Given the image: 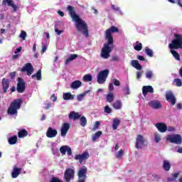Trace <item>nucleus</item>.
Returning <instances> with one entry per match:
<instances>
[{
	"label": "nucleus",
	"instance_id": "obj_1",
	"mask_svg": "<svg viewBox=\"0 0 182 182\" xmlns=\"http://www.w3.org/2000/svg\"><path fill=\"white\" fill-rule=\"evenodd\" d=\"M118 32L119 28L114 26L105 31V39L107 41V42L104 43V46L101 50V57H102L103 59H109L110 53H112V50H113V43L114 42L112 33H117Z\"/></svg>",
	"mask_w": 182,
	"mask_h": 182
},
{
	"label": "nucleus",
	"instance_id": "obj_2",
	"mask_svg": "<svg viewBox=\"0 0 182 182\" xmlns=\"http://www.w3.org/2000/svg\"><path fill=\"white\" fill-rule=\"evenodd\" d=\"M67 9L69 11L70 16L75 22L77 31H78V32H81L82 34L85 36V38H87L89 36V28L86 21L82 20L80 17L76 14V11H75V7L72 6H68Z\"/></svg>",
	"mask_w": 182,
	"mask_h": 182
},
{
	"label": "nucleus",
	"instance_id": "obj_3",
	"mask_svg": "<svg viewBox=\"0 0 182 182\" xmlns=\"http://www.w3.org/2000/svg\"><path fill=\"white\" fill-rule=\"evenodd\" d=\"M22 99H16L11 104L9 107L8 108L7 113L10 114V116H16L18 114V110L21 109V106H22Z\"/></svg>",
	"mask_w": 182,
	"mask_h": 182
},
{
	"label": "nucleus",
	"instance_id": "obj_4",
	"mask_svg": "<svg viewBox=\"0 0 182 182\" xmlns=\"http://www.w3.org/2000/svg\"><path fill=\"white\" fill-rule=\"evenodd\" d=\"M175 39L168 45L169 49H182V35L175 33Z\"/></svg>",
	"mask_w": 182,
	"mask_h": 182
},
{
	"label": "nucleus",
	"instance_id": "obj_5",
	"mask_svg": "<svg viewBox=\"0 0 182 182\" xmlns=\"http://www.w3.org/2000/svg\"><path fill=\"white\" fill-rule=\"evenodd\" d=\"M63 180L64 182H70L71 180H75V168H68L65 169Z\"/></svg>",
	"mask_w": 182,
	"mask_h": 182
},
{
	"label": "nucleus",
	"instance_id": "obj_6",
	"mask_svg": "<svg viewBox=\"0 0 182 182\" xmlns=\"http://www.w3.org/2000/svg\"><path fill=\"white\" fill-rule=\"evenodd\" d=\"M109 76V70H103L98 73L97 82L99 85H103Z\"/></svg>",
	"mask_w": 182,
	"mask_h": 182
},
{
	"label": "nucleus",
	"instance_id": "obj_7",
	"mask_svg": "<svg viewBox=\"0 0 182 182\" xmlns=\"http://www.w3.org/2000/svg\"><path fill=\"white\" fill-rule=\"evenodd\" d=\"M166 140L174 144H181L182 137L180 134L168 135Z\"/></svg>",
	"mask_w": 182,
	"mask_h": 182
},
{
	"label": "nucleus",
	"instance_id": "obj_8",
	"mask_svg": "<svg viewBox=\"0 0 182 182\" xmlns=\"http://www.w3.org/2000/svg\"><path fill=\"white\" fill-rule=\"evenodd\" d=\"M26 89V83L21 77H18L16 90L18 93H23Z\"/></svg>",
	"mask_w": 182,
	"mask_h": 182
},
{
	"label": "nucleus",
	"instance_id": "obj_9",
	"mask_svg": "<svg viewBox=\"0 0 182 182\" xmlns=\"http://www.w3.org/2000/svg\"><path fill=\"white\" fill-rule=\"evenodd\" d=\"M145 142L146 139H144V136H143V135L141 134H138L136 138V149H142L143 146H144Z\"/></svg>",
	"mask_w": 182,
	"mask_h": 182
},
{
	"label": "nucleus",
	"instance_id": "obj_10",
	"mask_svg": "<svg viewBox=\"0 0 182 182\" xmlns=\"http://www.w3.org/2000/svg\"><path fill=\"white\" fill-rule=\"evenodd\" d=\"M90 157L89 152L85 151L83 152L82 154H77L75 156V160H79L80 164H82L85 160H87Z\"/></svg>",
	"mask_w": 182,
	"mask_h": 182
},
{
	"label": "nucleus",
	"instance_id": "obj_11",
	"mask_svg": "<svg viewBox=\"0 0 182 182\" xmlns=\"http://www.w3.org/2000/svg\"><path fill=\"white\" fill-rule=\"evenodd\" d=\"M21 72H26L28 76H31L33 73V66L31 63H27L21 69Z\"/></svg>",
	"mask_w": 182,
	"mask_h": 182
},
{
	"label": "nucleus",
	"instance_id": "obj_12",
	"mask_svg": "<svg viewBox=\"0 0 182 182\" xmlns=\"http://www.w3.org/2000/svg\"><path fill=\"white\" fill-rule=\"evenodd\" d=\"M87 173V168L86 166L80 168L77 172V176L79 180H85V181H86V178H87V176H86Z\"/></svg>",
	"mask_w": 182,
	"mask_h": 182
},
{
	"label": "nucleus",
	"instance_id": "obj_13",
	"mask_svg": "<svg viewBox=\"0 0 182 182\" xmlns=\"http://www.w3.org/2000/svg\"><path fill=\"white\" fill-rule=\"evenodd\" d=\"M46 136L48 139H53L58 136V130L53 129L52 127H48L46 132Z\"/></svg>",
	"mask_w": 182,
	"mask_h": 182
},
{
	"label": "nucleus",
	"instance_id": "obj_14",
	"mask_svg": "<svg viewBox=\"0 0 182 182\" xmlns=\"http://www.w3.org/2000/svg\"><path fill=\"white\" fill-rule=\"evenodd\" d=\"M166 98L167 102H170L171 105H172V106H174V105H176V97L174 96V94H173V92H168L166 93Z\"/></svg>",
	"mask_w": 182,
	"mask_h": 182
},
{
	"label": "nucleus",
	"instance_id": "obj_15",
	"mask_svg": "<svg viewBox=\"0 0 182 182\" xmlns=\"http://www.w3.org/2000/svg\"><path fill=\"white\" fill-rule=\"evenodd\" d=\"M69 129H70V124L69 123H64L61 127V136L65 137L66 134H68V132H69Z\"/></svg>",
	"mask_w": 182,
	"mask_h": 182
},
{
	"label": "nucleus",
	"instance_id": "obj_16",
	"mask_svg": "<svg viewBox=\"0 0 182 182\" xmlns=\"http://www.w3.org/2000/svg\"><path fill=\"white\" fill-rule=\"evenodd\" d=\"M148 105L151 107V109H161V103H160V101L151 100L148 103Z\"/></svg>",
	"mask_w": 182,
	"mask_h": 182
},
{
	"label": "nucleus",
	"instance_id": "obj_17",
	"mask_svg": "<svg viewBox=\"0 0 182 182\" xmlns=\"http://www.w3.org/2000/svg\"><path fill=\"white\" fill-rule=\"evenodd\" d=\"M155 127L159 130V132H160V133H166V132H167V124L164 123H157L155 124Z\"/></svg>",
	"mask_w": 182,
	"mask_h": 182
},
{
	"label": "nucleus",
	"instance_id": "obj_18",
	"mask_svg": "<svg viewBox=\"0 0 182 182\" xmlns=\"http://www.w3.org/2000/svg\"><path fill=\"white\" fill-rule=\"evenodd\" d=\"M60 151L63 155L66 154V151L68 156H71L72 154V149L66 145L61 146L60 148Z\"/></svg>",
	"mask_w": 182,
	"mask_h": 182
},
{
	"label": "nucleus",
	"instance_id": "obj_19",
	"mask_svg": "<svg viewBox=\"0 0 182 182\" xmlns=\"http://www.w3.org/2000/svg\"><path fill=\"white\" fill-rule=\"evenodd\" d=\"M154 89L151 85L144 86L142 87V94L146 96L148 93H154Z\"/></svg>",
	"mask_w": 182,
	"mask_h": 182
},
{
	"label": "nucleus",
	"instance_id": "obj_20",
	"mask_svg": "<svg viewBox=\"0 0 182 182\" xmlns=\"http://www.w3.org/2000/svg\"><path fill=\"white\" fill-rule=\"evenodd\" d=\"M2 5H8V6H11V8H13L14 9V12H16L17 9H18V6L14 4V2L12 1V0H3Z\"/></svg>",
	"mask_w": 182,
	"mask_h": 182
},
{
	"label": "nucleus",
	"instance_id": "obj_21",
	"mask_svg": "<svg viewBox=\"0 0 182 182\" xmlns=\"http://www.w3.org/2000/svg\"><path fill=\"white\" fill-rule=\"evenodd\" d=\"M1 85L3 86V93H7L8 89H9V80H6V78H3L1 81Z\"/></svg>",
	"mask_w": 182,
	"mask_h": 182
},
{
	"label": "nucleus",
	"instance_id": "obj_22",
	"mask_svg": "<svg viewBox=\"0 0 182 182\" xmlns=\"http://www.w3.org/2000/svg\"><path fill=\"white\" fill-rule=\"evenodd\" d=\"M21 173H22V168H18V167H14L13 168V171L11 173L12 178H16V177H18V176H19V174H21Z\"/></svg>",
	"mask_w": 182,
	"mask_h": 182
},
{
	"label": "nucleus",
	"instance_id": "obj_23",
	"mask_svg": "<svg viewBox=\"0 0 182 182\" xmlns=\"http://www.w3.org/2000/svg\"><path fill=\"white\" fill-rule=\"evenodd\" d=\"M131 65L133 68L136 69V70H141V69H143V66L140 65V63H139V60H132L131 61Z\"/></svg>",
	"mask_w": 182,
	"mask_h": 182
},
{
	"label": "nucleus",
	"instance_id": "obj_24",
	"mask_svg": "<svg viewBox=\"0 0 182 182\" xmlns=\"http://www.w3.org/2000/svg\"><path fill=\"white\" fill-rule=\"evenodd\" d=\"M80 114H79V112H76L75 111H72L70 112L68 117L69 119H73V120H77L80 119Z\"/></svg>",
	"mask_w": 182,
	"mask_h": 182
},
{
	"label": "nucleus",
	"instance_id": "obj_25",
	"mask_svg": "<svg viewBox=\"0 0 182 182\" xmlns=\"http://www.w3.org/2000/svg\"><path fill=\"white\" fill-rule=\"evenodd\" d=\"M112 107L115 109V110H120V109L123 107V104L122 103V101L117 100L112 104Z\"/></svg>",
	"mask_w": 182,
	"mask_h": 182
},
{
	"label": "nucleus",
	"instance_id": "obj_26",
	"mask_svg": "<svg viewBox=\"0 0 182 182\" xmlns=\"http://www.w3.org/2000/svg\"><path fill=\"white\" fill-rule=\"evenodd\" d=\"M163 168L165 171H170V168H171V164L169 161L164 160L163 162Z\"/></svg>",
	"mask_w": 182,
	"mask_h": 182
},
{
	"label": "nucleus",
	"instance_id": "obj_27",
	"mask_svg": "<svg viewBox=\"0 0 182 182\" xmlns=\"http://www.w3.org/2000/svg\"><path fill=\"white\" fill-rule=\"evenodd\" d=\"M82 86V82L80 80H75L72 82L70 87L71 89H79Z\"/></svg>",
	"mask_w": 182,
	"mask_h": 182
},
{
	"label": "nucleus",
	"instance_id": "obj_28",
	"mask_svg": "<svg viewBox=\"0 0 182 182\" xmlns=\"http://www.w3.org/2000/svg\"><path fill=\"white\" fill-rule=\"evenodd\" d=\"M171 176H172L171 178H170V177L167 178L168 182L176 181V180H177V178H178V176H180V172L172 173Z\"/></svg>",
	"mask_w": 182,
	"mask_h": 182
},
{
	"label": "nucleus",
	"instance_id": "obj_29",
	"mask_svg": "<svg viewBox=\"0 0 182 182\" xmlns=\"http://www.w3.org/2000/svg\"><path fill=\"white\" fill-rule=\"evenodd\" d=\"M32 79L36 78L37 80H42V70H38V72L31 75Z\"/></svg>",
	"mask_w": 182,
	"mask_h": 182
},
{
	"label": "nucleus",
	"instance_id": "obj_30",
	"mask_svg": "<svg viewBox=\"0 0 182 182\" xmlns=\"http://www.w3.org/2000/svg\"><path fill=\"white\" fill-rule=\"evenodd\" d=\"M28 136V131L26 129H21L18 132V139H23V137H26Z\"/></svg>",
	"mask_w": 182,
	"mask_h": 182
},
{
	"label": "nucleus",
	"instance_id": "obj_31",
	"mask_svg": "<svg viewBox=\"0 0 182 182\" xmlns=\"http://www.w3.org/2000/svg\"><path fill=\"white\" fill-rule=\"evenodd\" d=\"M121 121L120 119L116 118L113 119L112 122V129L113 130H117V127L120 126Z\"/></svg>",
	"mask_w": 182,
	"mask_h": 182
},
{
	"label": "nucleus",
	"instance_id": "obj_32",
	"mask_svg": "<svg viewBox=\"0 0 182 182\" xmlns=\"http://www.w3.org/2000/svg\"><path fill=\"white\" fill-rule=\"evenodd\" d=\"M77 58V54H71L68 58H67L65 61V65H68L72 62V60H75Z\"/></svg>",
	"mask_w": 182,
	"mask_h": 182
},
{
	"label": "nucleus",
	"instance_id": "obj_33",
	"mask_svg": "<svg viewBox=\"0 0 182 182\" xmlns=\"http://www.w3.org/2000/svg\"><path fill=\"white\" fill-rule=\"evenodd\" d=\"M77 58V54H71L68 58H67L65 61V65H68L72 62V60H75Z\"/></svg>",
	"mask_w": 182,
	"mask_h": 182
},
{
	"label": "nucleus",
	"instance_id": "obj_34",
	"mask_svg": "<svg viewBox=\"0 0 182 182\" xmlns=\"http://www.w3.org/2000/svg\"><path fill=\"white\" fill-rule=\"evenodd\" d=\"M63 98L64 100H73L74 97L70 92H65L63 93Z\"/></svg>",
	"mask_w": 182,
	"mask_h": 182
},
{
	"label": "nucleus",
	"instance_id": "obj_35",
	"mask_svg": "<svg viewBox=\"0 0 182 182\" xmlns=\"http://www.w3.org/2000/svg\"><path fill=\"white\" fill-rule=\"evenodd\" d=\"M9 144L14 145L16 144V141H18V136L16 135L11 136L8 139Z\"/></svg>",
	"mask_w": 182,
	"mask_h": 182
},
{
	"label": "nucleus",
	"instance_id": "obj_36",
	"mask_svg": "<svg viewBox=\"0 0 182 182\" xmlns=\"http://www.w3.org/2000/svg\"><path fill=\"white\" fill-rule=\"evenodd\" d=\"M134 49L140 52L143 49V44L141 43L136 41L135 46H134Z\"/></svg>",
	"mask_w": 182,
	"mask_h": 182
},
{
	"label": "nucleus",
	"instance_id": "obj_37",
	"mask_svg": "<svg viewBox=\"0 0 182 182\" xmlns=\"http://www.w3.org/2000/svg\"><path fill=\"white\" fill-rule=\"evenodd\" d=\"M80 124L82 127H85L87 124V119L85 117H80Z\"/></svg>",
	"mask_w": 182,
	"mask_h": 182
},
{
	"label": "nucleus",
	"instance_id": "obj_38",
	"mask_svg": "<svg viewBox=\"0 0 182 182\" xmlns=\"http://www.w3.org/2000/svg\"><path fill=\"white\" fill-rule=\"evenodd\" d=\"M82 80L84 82H92L93 77L90 74H86L83 76Z\"/></svg>",
	"mask_w": 182,
	"mask_h": 182
},
{
	"label": "nucleus",
	"instance_id": "obj_39",
	"mask_svg": "<svg viewBox=\"0 0 182 182\" xmlns=\"http://www.w3.org/2000/svg\"><path fill=\"white\" fill-rule=\"evenodd\" d=\"M170 52L176 60H180V54H178V53H177V51H176L173 49H171Z\"/></svg>",
	"mask_w": 182,
	"mask_h": 182
},
{
	"label": "nucleus",
	"instance_id": "obj_40",
	"mask_svg": "<svg viewBox=\"0 0 182 182\" xmlns=\"http://www.w3.org/2000/svg\"><path fill=\"white\" fill-rule=\"evenodd\" d=\"M102 136V131L97 132L93 136H92V141H96L99 137Z\"/></svg>",
	"mask_w": 182,
	"mask_h": 182
},
{
	"label": "nucleus",
	"instance_id": "obj_41",
	"mask_svg": "<svg viewBox=\"0 0 182 182\" xmlns=\"http://www.w3.org/2000/svg\"><path fill=\"white\" fill-rule=\"evenodd\" d=\"M145 53H146L149 58H153V50L150 49L149 47L145 48Z\"/></svg>",
	"mask_w": 182,
	"mask_h": 182
},
{
	"label": "nucleus",
	"instance_id": "obj_42",
	"mask_svg": "<svg viewBox=\"0 0 182 182\" xmlns=\"http://www.w3.org/2000/svg\"><path fill=\"white\" fill-rule=\"evenodd\" d=\"M113 100H114V95H113V93L108 94L107 95V102H108L109 103H112Z\"/></svg>",
	"mask_w": 182,
	"mask_h": 182
},
{
	"label": "nucleus",
	"instance_id": "obj_43",
	"mask_svg": "<svg viewBox=\"0 0 182 182\" xmlns=\"http://www.w3.org/2000/svg\"><path fill=\"white\" fill-rule=\"evenodd\" d=\"M87 93H89V91H85L84 93L77 95V99L79 102H82L83 100V97L86 96Z\"/></svg>",
	"mask_w": 182,
	"mask_h": 182
},
{
	"label": "nucleus",
	"instance_id": "obj_44",
	"mask_svg": "<svg viewBox=\"0 0 182 182\" xmlns=\"http://www.w3.org/2000/svg\"><path fill=\"white\" fill-rule=\"evenodd\" d=\"M173 82H176V86H177V87H181V86H182L181 79L176 78V79H174Z\"/></svg>",
	"mask_w": 182,
	"mask_h": 182
},
{
	"label": "nucleus",
	"instance_id": "obj_45",
	"mask_svg": "<svg viewBox=\"0 0 182 182\" xmlns=\"http://www.w3.org/2000/svg\"><path fill=\"white\" fill-rule=\"evenodd\" d=\"M145 75H146V79H149V80L153 79V71L148 70V71H146Z\"/></svg>",
	"mask_w": 182,
	"mask_h": 182
},
{
	"label": "nucleus",
	"instance_id": "obj_46",
	"mask_svg": "<svg viewBox=\"0 0 182 182\" xmlns=\"http://www.w3.org/2000/svg\"><path fill=\"white\" fill-rule=\"evenodd\" d=\"M19 38H21L22 41H26V31H21V33L19 35Z\"/></svg>",
	"mask_w": 182,
	"mask_h": 182
},
{
	"label": "nucleus",
	"instance_id": "obj_47",
	"mask_svg": "<svg viewBox=\"0 0 182 182\" xmlns=\"http://www.w3.org/2000/svg\"><path fill=\"white\" fill-rule=\"evenodd\" d=\"M104 112L105 113H107V114H110V113H112V108H110L109 107V105H107V106L105 107Z\"/></svg>",
	"mask_w": 182,
	"mask_h": 182
},
{
	"label": "nucleus",
	"instance_id": "obj_48",
	"mask_svg": "<svg viewBox=\"0 0 182 182\" xmlns=\"http://www.w3.org/2000/svg\"><path fill=\"white\" fill-rule=\"evenodd\" d=\"M123 154H124V151L123 149H120L116 155L117 159H120Z\"/></svg>",
	"mask_w": 182,
	"mask_h": 182
},
{
	"label": "nucleus",
	"instance_id": "obj_49",
	"mask_svg": "<svg viewBox=\"0 0 182 182\" xmlns=\"http://www.w3.org/2000/svg\"><path fill=\"white\" fill-rule=\"evenodd\" d=\"M50 182H63V181H60V179L59 178H56V177H53Z\"/></svg>",
	"mask_w": 182,
	"mask_h": 182
},
{
	"label": "nucleus",
	"instance_id": "obj_50",
	"mask_svg": "<svg viewBox=\"0 0 182 182\" xmlns=\"http://www.w3.org/2000/svg\"><path fill=\"white\" fill-rule=\"evenodd\" d=\"M154 137H155L156 143H159V141H160V140H161V138L160 137V135H159V134H155Z\"/></svg>",
	"mask_w": 182,
	"mask_h": 182
},
{
	"label": "nucleus",
	"instance_id": "obj_51",
	"mask_svg": "<svg viewBox=\"0 0 182 182\" xmlns=\"http://www.w3.org/2000/svg\"><path fill=\"white\" fill-rule=\"evenodd\" d=\"M48 50V47L46 46V43H43L42 44V53H45V52H46V50Z\"/></svg>",
	"mask_w": 182,
	"mask_h": 182
},
{
	"label": "nucleus",
	"instance_id": "obj_52",
	"mask_svg": "<svg viewBox=\"0 0 182 182\" xmlns=\"http://www.w3.org/2000/svg\"><path fill=\"white\" fill-rule=\"evenodd\" d=\"M143 75V71H137L136 72V79L139 80L140 77H141V75Z\"/></svg>",
	"mask_w": 182,
	"mask_h": 182
},
{
	"label": "nucleus",
	"instance_id": "obj_53",
	"mask_svg": "<svg viewBox=\"0 0 182 182\" xmlns=\"http://www.w3.org/2000/svg\"><path fill=\"white\" fill-rule=\"evenodd\" d=\"M112 9H114V11H115L116 12H120V8L116 6V5L112 4Z\"/></svg>",
	"mask_w": 182,
	"mask_h": 182
},
{
	"label": "nucleus",
	"instance_id": "obj_54",
	"mask_svg": "<svg viewBox=\"0 0 182 182\" xmlns=\"http://www.w3.org/2000/svg\"><path fill=\"white\" fill-rule=\"evenodd\" d=\"M100 126V122H99V121L95 122V124L94 126L95 130H96V129H99Z\"/></svg>",
	"mask_w": 182,
	"mask_h": 182
},
{
	"label": "nucleus",
	"instance_id": "obj_55",
	"mask_svg": "<svg viewBox=\"0 0 182 182\" xmlns=\"http://www.w3.org/2000/svg\"><path fill=\"white\" fill-rule=\"evenodd\" d=\"M113 84L114 86H119L120 85V81H119V80L114 79Z\"/></svg>",
	"mask_w": 182,
	"mask_h": 182
},
{
	"label": "nucleus",
	"instance_id": "obj_56",
	"mask_svg": "<svg viewBox=\"0 0 182 182\" xmlns=\"http://www.w3.org/2000/svg\"><path fill=\"white\" fill-rule=\"evenodd\" d=\"M109 92H113L114 90V87L113 86L112 83H110L109 85Z\"/></svg>",
	"mask_w": 182,
	"mask_h": 182
},
{
	"label": "nucleus",
	"instance_id": "obj_57",
	"mask_svg": "<svg viewBox=\"0 0 182 182\" xmlns=\"http://www.w3.org/2000/svg\"><path fill=\"white\" fill-rule=\"evenodd\" d=\"M112 60H114V62H119L120 59L117 55H114L112 56Z\"/></svg>",
	"mask_w": 182,
	"mask_h": 182
},
{
	"label": "nucleus",
	"instance_id": "obj_58",
	"mask_svg": "<svg viewBox=\"0 0 182 182\" xmlns=\"http://www.w3.org/2000/svg\"><path fill=\"white\" fill-rule=\"evenodd\" d=\"M55 33H57L58 35H60L61 33H63V31H60L58 28H55Z\"/></svg>",
	"mask_w": 182,
	"mask_h": 182
},
{
	"label": "nucleus",
	"instance_id": "obj_59",
	"mask_svg": "<svg viewBox=\"0 0 182 182\" xmlns=\"http://www.w3.org/2000/svg\"><path fill=\"white\" fill-rule=\"evenodd\" d=\"M22 50V47H18V48L16 49V51L14 52L15 55L17 53H19Z\"/></svg>",
	"mask_w": 182,
	"mask_h": 182
},
{
	"label": "nucleus",
	"instance_id": "obj_60",
	"mask_svg": "<svg viewBox=\"0 0 182 182\" xmlns=\"http://www.w3.org/2000/svg\"><path fill=\"white\" fill-rule=\"evenodd\" d=\"M137 59H138L139 60H142V61L146 60V58H144L143 57V55H138V56H137Z\"/></svg>",
	"mask_w": 182,
	"mask_h": 182
},
{
	"label": "nucleus",
	"instance_id": "obj_61",
	"mask_svg": "<svg viewBox=\"0 0 182 182\" xmlns=\"http://www.w3.org/2000/svg\"><path fill=\"white\" fill-rule=\"evenodd\" d=\"M50 98L53 99V102H56V100H58V97L55 96V94H53Z\"/></svg>",
	"mask_w": 182,
	"mask_h": 182
},
{
	"label": "nucleus",
	"instance_id": "obj_62",
	"mask_svg": "<svg viewBox=\"0 0 182 182\" xmlns=\"http://www.w3.org/2000/svg\"><path fill=\"white\" fill-rule=\"evenodd\" d=\"M176 107H177V109H178V110H181L182 109V104L181 103H178L176 105Z\"/></svg>",
	"mask_w": 182,
	"mask_h": 182
},
{
	"label": "nucleus",
	"instance_id": "obj_63",
	"mask_svg": "<svg viewBox=\"0 0 182 182\" xmlns=\"http://www.w3.org/2000/svg\"><path fill=\"white\" fill-rule=\"evenodd\" d=\"M50 103L46 104V110H49V109H50Z\"/></svg>",
	"mask_w": 182,
	"mask_h": 182
},
{
	"label": "nucleus",
	"instance_id": "obj_64",
	"mask_svg": "<svg viewBox=\"0 0 182 182\" xmlns=\"http://www.w3.org/2000/svg\"><path fill=\"white\" fill-rule=\"evenodd\" d=\"M178 153H180V154H182V147H179L177 150Z\"/></svg>",
	"mask_w": 182,
	"mask_h": 182
}]
</instances>
